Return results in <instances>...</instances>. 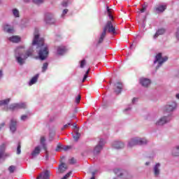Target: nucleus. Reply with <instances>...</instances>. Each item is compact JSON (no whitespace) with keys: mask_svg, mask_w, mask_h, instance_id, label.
<instances>
[{"mask_svg":"<svg viewBox=\"0 0 179 179\" xmlns=\"http://www.w3.org/2000/svg\"><path fill=\"white\" fill-rule=\"evenodd\" d=\"M40 35L36 34L34 35V38L32 42V45H38L37 48H39L38 57L41 61H44L46 59L47 57H48V47L44 45V38H41L38 40Z\"/></svg>","mask_w":179,"mask_h":179,"instance_id":"f257e3e1","label":"nucleus"},{"mask_svg":"<svg viewBox=\"0 0 179 179\" xmlns=\"http://www.w3.org/2000/svg\"><path fill=\"white\" fill-rule=\"evenodd\" d=\"M116 29L117 27L113 25V22L108 21L106 25L103 27V31L100 34L96 45H100V44H102L103 41H104V39L107 36V31L108 33H112V34H115Z\"/></svg>","mask_w":179,"mask_h":179,"instance_id":"f03ea898","label":"nucleus"},{"mask_svg":"<svg viewBox=\"0 0 179 179\" xmlns=\"http://www.w3.org/2000/svg\"><path fill=\"white\" fill-rule=\"evenodd\" d=\"M31 55H33V49L27 50L25 55L22 48H17L15 50L16 61L20 65H23L24 61H26L29 57H31Z\"/></svg>","mask_w":179,"mask_h":179,"instance_id":"7ed1b4c3","label":"nucleus"},{"mask_svg":"<svg viewBox=\"0 0 179 179\" xmlns=\"http://www.w3.org/2000/svg\"><path fill=\"white\" fill-rule=\"evenodd\" d=\"M146 143H148V140L145 138H134L129 142V146L132 148L133 146H136V145H146Z\"/></svg>","mask_w":179,"mask_h":179,"instance_id":"20e7f679","label":"nucleus"},{"mask_svg":"<svg viewBox=\"0 0 179 179\" xmlns=\"http://www.w3.org/2000/svg\"><path fill=\"white\" fill-rule=\"evenodd\" d=\"M156 59L154 62V64H156V62L159 63V66H162V65H163L164 62H166V61H167L169 59V57L165 56V57H162V53H158L156 57H155Z\"/></svg>","mask_w":179,"mask_h":179,"instance_id":"39448f33","label":"nucleus"},{"mask_svg":"<svg viewBox=\"0 0 179 179\" xmlns=\"http://www.w3.org/2000/svg\"><path fill=\"white\" fill-rule=\"evenodd\" d=\"M45 22L46 24H55V18L54 17V15L50 13H47L45 15Z\"/></svg>","mask_w":179,"mask_h":179,"instance_id":"423d86ee","label":"nucleus"},{"mask_svg":"<svg viewBox=\"0 0 179 179\" xmlns=\"http://www.w3.org/2000/svg\"><path fill=\"white\" fill-rule=\"evenodd\" d=\"M104 143H106L104 139L101 138L99 141V143L94 149V155H99V153L101 152V150H103V146H104Z\"/></svg>","mask_w":179,"mask_h":179,"instance_id":"0eeeda50","label":"nucleus"},{"mask_svg":"<svg viewBox=\"0 0 179 179\" xmlns=\"http://www.w3.org/2000/svg\"><path fill=\"white\" fill-rule=\"evenodd\" d=\"M175 108H177V103L172 102L165 106L164 111L165 113H171V111H174Z\"/></svg>","mask_w":179,"mask_h":179,"instance_id":"6e6552de","label":"nucleus"},{"mask_svg":"<svg viewBox=\"0 0 179 179\" xmlns=\"http://www.w3.org/2000/svg\"><path fill=\"white\" fill-rule=\"evenodd\" d=\"M51 177V171L46 170L44 172H42L36 179H50Z\"/></svg>","mask_w":179,"mask_h":179,"instance_id":"1a4fd4ad","label":"nucleus"},{"mask_svg":"<svg viewBox=\"0 0 179 179\" xmlns=\"http://www.w3.org/2000/svg\"><path fill=\"white\" fill-rule=\"evenodd\" d=\"M114 92L116 94H120L122 92V83L118 81L115 84Z\"/></svg>","mask_w":179,"mask_h":179,"instance_id":"9d476101","label":"nucleus"},{"mask_svg":"<svg viewBox=\"0 0 179 179\" xmlns=\"http://www.w3.org/2000/svg\"><path fill=\"white\" fill-rule=\"evenodd\" d=\"M169 117H163L161 119H159L157 122L156 125L160 126V125H164V124H167L170 121Z\"/></svg>","mask_w":179,"mask_h":179,"instance_id":"9b49d317","label":"nucleus"},{"mask_svg":"<svg viewBox=\"0 0 179 179\" xmlns=\"http://www.w3.org/2000/svg\"><path fill=\"white\" fill-rule=\"evenodd\" d=\"M17 125V121L16 120L12 119L10 123V131H12L13 132H15Z\"/></svg>","mask_w":179,"mask_h":179,"instance_id":"f8f14e48","label":"nucleus"},{"mask_svg":"<svg viewBox=\"0 0 179 179\" xmlns=\"http://www.w3.org/2000/svg\"><path fill=\"white\" fill-rule=\"evenodd\" d=\"M140 83L144 87H148V86L150 85V80L148 78H141L140 80Z\"/></svg>","mask_w":179,"mask_h":179,"instance_id":"ddd939ff","label":"nucleus"},{"mask_svg":"<svg viewBox=\"0 0 179 179\" xmlns=\"http://www.w3.org/2000/svg\"><path fill=\"white\" fill-rule=\"evenodd\" d=\"M41 151V149L40 148V146H37L34 148V150L31 153V156L33 157H36V156H38L40 155V152Z\"/></svg>","mask_w":179,"mask_h":179,"instance_id":"4468645a","label":"nucleus"},{"mask_svg":"<svg viewBox=\"0 0 179 179\" xmlns=\"http://www.w3.org/2000/svg\"><path fill=\"white\" fill-rule=\"evenodd\" d=\"M66 52V48L65 46L57 47V54L59 55H64Z\"/></svg>","mask_w":179,"mask_h":179,"instance_id":"2eb2a0df","label":"nucleus"},{"mask_svg":"<svg viewBox=\"0 0 179 179\" xmlns=\"http://www.w3.org/2000/svg\"><path fill=\"white\" fill-rule=\"evenodd\" d=\"M113 148H115V149H122L124 145V143H122L120 141H115L113 144Z\"/></svg>","mask_w":179,"mask_h":179,"instance_id":"dca6fc26","label":"nucleus"},{"mask_svg":"<svg viewBox=\"0 0 179 179\" xmlns=\"http://www.w3.org/2000/svg\"><path fill=\"white\" fill-rule=\"evenodd\" d=\"M164 33H166V29L161 28L156 31V33L153 37H154V38H157L159 37V36H162V35L164 34Z\"/></svg>","mask_w":179,"mask_h":179,"instance_id":"f3484780","label":"nucleus"},{"mask_svg":"<svg viewBox=\"0 0 179 179\" xmlns=\"http://www.w3.org/2000/svg\"><path fill=\"white\" fill-rule=\"evenodd\" d=\"M9 41L11 43H20V38L19 36H13L10 38H8Z\"/></svg>","mask_w":179,"mask_h":179,"instance_id":"a211bd4d","label":"nucleus"},{"mask_svg":"<svg viewBox=\"0 0 179 179\" xmlns=\"http://www.w3.org/2000/svg\"><path fill=\"white\" fill-rule=\"evenodd\" d=\"M37 80H38V74H36L31 79V80L29 83V86L34 85V83H36Z\"/></svg>","mask_w":179,"mask_h":179,"instance_id":"6ab92c4d","label":"nucleus"},{"mask_svg":"<svg viewBox=\"0 0 179 179\" xmlns=\"http://www.w3.org/2000/svg\"><path fill=\"white\" fill-rule=\"evenodd\" d=\"M160 167V164H156V165L154 167V174L155 176H159L160 174V169L159 168Z\"/></svg>","mask_w":179,"mask_h":179,"instance_id":"aec40b11","label":"nucleus"},{"mask_svg":"<svg viewBox=\"0 0 179 179\" xmlns=\"http://www.w3.org/2000/svg\"><path fill=\"white\" fill-rule=\"evenodd\" d=\"M165 9H167V6H159L155 8L156 12H159V13H163V11Z\"/></svg>","mask_w":179,"mask_h":179,"instance_id":"412c9836","label":"nucleus"},{"mask_svg":"<svg viewBox=\"0 0 179 179\" xmlns=\"http://www.w3.org/2000/svg\"><path fill=\"white\" fill-rule=\"evenodd\" d=\"M4 31L6 33H12L13 31V27H10L8 24H6L3 27Z\"/></svg>","mask_w":179,"mask_h":179,"instance_id":"4be33fe9","label":"nucleus"},{"mask_svg":"<svg viewBox=\"0 0 179 179\" xmlns=\"http://www.w3.org/2000/svg\"><path fill=\"white\" fill-rule=\"evenodd\" d=\"M68 169V166H66V164L64 163H62L61 165L59 166V170L60 173H64L66 169Z\"/></svg>","mask_w":179,"mask_h":179,"instance_id":"5701e85b","label":"nucleus"},{"mask_svg":"<svg viewBox=\"0 0 179 179\" xmlns=\"http://www.w3.org/2000/svg\"><path fill=\"white\" fill-rule=\"evenodd\" d=\"M9 101H10V99L1 100L0 101V106H6L7 104H9Z\"/></svg>","mask_w":179,"mask_h":179,"instance_id":"b1692460","label":"nucleus"},{"mask_svg":"<svg viewBox=\"0 0 179 179\" xmlns=\"http://www.w3.org/2000/svg\"><path fill=\"white\" fill-rule=\"evenodd\" d=\"M173 156H179V145L172 151Z\"/></svg>","mask_w":179,"mask_h":179,"instance_id":"393cba45","label":"nucleus"},{"mask_svg":"<svg viewBox=\"0 0 179 179\" xmlns=\"http://www.w3.org/2000/svg\"><path fill=\"white\" fill-rule=\"evenodd\" d=\"M3 150H5V143L0 146V159H2V156H3Z\"/></svg>","mask_w":179,"mask_h":179,"instance_id":"a878e982","label":"nucleus"},{"mask_svg":"<svg viewBox=\"0 0 179 179\" xmlns=\"http://www.w3.org/2000/svg\"><path fill=\"white\" fill-rule=\"evenodd\" d=\"M115 174H116V176H117V177H122V175L124 174V173H122V171H121L120 169H115L114 171Z\"/></svg>","mask_w":179,"mask_h":179,"instance_id":"bb28decb","label":"nucleus"},{"mask_svg":"<svg viewBox=\"0 0 179 179\" xmlns=\"http://www.w3.org/2000/svg\"><path fill=\"white\" fill-rule=\"evenodd\" d=\"M34 3H36V5H40V3H43L44 2V0H32ZM30 0H24V2H29Z\"/></svg>","mask_w":179,"mask_h":179,"instance_id":"cd10ccee","label":"nucleus"},{"mask_svg":"<svg viewBox=\"0 0 179 179\" xmlns=\"http://www.w3.org/2000/svg\"><path fill=\"white\" fill-rule=\"evenodd\" d=\"M106 9H107V13H108V15L109 17V19L113 20V15L111 14V8H110L108 6H107Z\"/></svg>","mask_w":179,"mask_h":179,"instance_id":"c85d7f7f","label":"nucleus"},{"mask_svg":"<svg viewBox=\"0 0 179 179\" xmlns=\"http://www.w3.org/2000/svg\"><path fill=\"white\" fill-rule=\"evenodd\" d=\"M13 16H15V17H19V10H17V8L13 9Z\"/></svg>","mask_w":179,"mask_h":179,"instance_id":"c756f323","label":"nucleus"},{"mask_svg":"<svg viewBox=\"0 0 179 179\" xmlns=\"http://www.w3.org/2000/svg\"><path fill=\"white\" fill-rule=\"evenodd\" d=\"M73 138L74 141L78 142V141H79V138H80V134H79V132H76V134L73 136Z\"/></svg>","mask_w":179,"mask_h":179,"instance_id":"7c9ffc66","label":"nucleus"},{"mask_svg":"<svg viewBox=\"0 0 179 179\" xmlns=\"http://www.w3.org/2000/svg\"><path fill=\"white\" fill-rule=\"evenodd\" d=\"M48 68V63L45 62L42 66V72H45Z\"/></svg>","mask_w":179,"mask_h":179,"instance_id":"2f4dec72","label":"nucleus"},{"mask_svg":"<svg viewBox=\"0 0 179 179\" xmlns=\"http://www.w3.org/2000/svg\"><path fill=\"white\" fill-rule=\"evenodd\" d=\"M17 110L20 108H26V103H17Z\"/></svg>","mask_w":179,"mask_h":179,"instance_id":"473e14b6","label":"nucleus"},{"mask_svg":"<svg viewBox=\"0 0 179 179\" xmlns=\"http://www.w3.org/2000/svg\"><path fill=\"white\" fill-rule=\"evenodd\" d=\"M9 108H10V110H12L13 111L14 110H17V103H13L11 105H10Z\"/></svg>","mask_w":179,"mask_h":179,"instance_id":"72a5a7b5","label":"nucleus"},{"mask_svg":"<svg viewBox=\"0 0 179 179\" xmlns=\"http://www.w3.org/2000/svg\"><path fill=\"white\" fill-rule=\"evenodd\" d=\"M22 145H20V143H18L17 147V155H20L22 153Z\"/></svg>","mask_w":179,"mask_h":179,"instance_id":"f704fd0d","label":"nucleus"},{"mask_svg":"<svg viewBox=\"0 0 179 179\" xmlns=\"http://www.w3.org/2000/svg\"><path fill=\"white\" fill-rule=\"evenodd\" d=\"M15 170H16V166H15L13 165L10 166L8 168V171L10 173H15Z\"/></svg>","mask_w":179,"mask_h":179,"instance_id":"c9c22d12","label":"nucleus"},{"mask_svg":"<svg viewBox=\"0 0 179 179\" xmlns=\"http://www.w3.org/2000/svg\"><path fill=\"white\" fill-rule=\"evenodd\" d=\"M61 149H62L64 150V146H62V145L61 143H58L57 147H56V152H59V150H61Z\"/></svg>","mask_w":179,"mask_h":179,"instance_id":"e433bc0d","label":"nucleus"},{"mask_svg":"<svg viewBox=\"0 0 179 179\" xmlns=\"http://www.w3.org/2000/svg\"><path fill=\"white\" fill-rule=\"evenodd\" d=\"M89 72H90V69H88V70L86 71L84 78L83 79V82H85V80H86V79H87V76L89 75Z\"/></svg>","mask_w":179,"mask_h":179,"instance_id":"4c0bfd02","label":"nucleus"},{"mask_svg":"<svg viewBox=\"0 0 179 179\" xmlns=\"http://www.w3.org/2000/svg\"><path fill=\"white\" fill-rule=\"evenodd\" d=\"M69 164H76V159L72 157L69 159Z\"/></svg>","mask_w":179,"mask_h":179,"instance_id":"58836bf2","label":"nucleus"},{"mask_svg":"<svg viewBox=\"0 0 179 179\" xmlns=\"http://www.w3.org/2000/svg\"><path fill=\"white\" fill-rule=\"evenodd\" d=\"M85 65H86V59H83L80 62V68H85Z\"/></svg>","mask_w":179,"mask_h":179,"instance_id":"ea45409f","label":"nucleus"},{"mask_svg":"<svg viewBox=\"0 0 179 179\" xmlns=\"http://www.w3.org/2000/svg\"><path fill=\"white\" fill-rule=\"evenodd\" d=\"M41 145H45V137H41Z\"/></svg>","mask_w":179,"mask_h":179,"instance_id":"a19ab883","label":"nucleus"},{"mask_svg":"<svg viewBox=\"0 0 179 179\" xmlns=\"http://www.w3.org/2000/svg\"><path fill=\"white\" fill-rule=\"evenodd\" d=\"M82 97L80 96V94H79L76 98V103H80V99H81Z\"/></svg>","mask_w":179,"mask_h":179,"instance_id":"79ce46f5","label":"nucleus"},{"mask_svg":"<svg viewBox=\"0 0 179 179\" xmlns=\"http://www.w3.org/2000/svg\"><path fill=\"white\" fill-rule=\"evenodd\" d=\"M146 6H143V8L140 10L141 13H143L146 11Z\"/></svg>","mask_w":179,"mask_h":179,"instance_id":"37998d69","label":"nucleus"},{"mask_svg":"<svg viewBox=\"0 0 179 179\" xmlns=\"http://www.w3.org/2000/svg\"><path fill=\"white\" fill-rule=\"evenodd\" d=\"M26 120H27V115H24L21 116V120L22 121H26Z\"/></svg>","mask_w":179,"mask_h":179,"instance_id":"c03bdc74","label":"nucleus"},{"mask_svg":"<svg viewBox=\"0 0 179 179\" xmlns=\"http://www.w3.org/2000/svg\"><path fill=\"white\" fill-rule=\"evenodd\" d=\"M69 149H71V146L69 145H66V146H63V150H69Z\"/></svg>","mask_w":179,"mask_h":179,"instance_id":"a18cd8bd","label":"nucleus"},{"mask_svg":"<svg viewBox=\"0 0 179 179\" xmlns=\"http://www.w3.org/2000/svg\"><path fill=\"white\" fill-rule=\"evenodd\" d=\"M62 5L64 6V8H66V6H68V1H63Z\"/></svg>","mask_w":179,"mask_h":179,"instance_id":"49530a36","label":"nucleus"},{"mask_svg":"<svg viewBox=\"0 0 179 179\" xmlns=\"http://www.w3.org/2000/svg\"><path fill=\"white\" fill-rule=\"evenodd\" d=\"M41 145H42L43 149H44L45 152H47V145L46 144H41Z\"/></svg>","mask_w":179,"mask_h":179,"instance_id":"de8ad7c7","label":"nucleus"},{"mask_svg":"<svg viewBox=\"0 0 179 179\" xmlns=\"http://www.w3.org/2000/svg\"><path fill=\"white\" fill-rule=\"evenodd\" d=\"M68 11H69V10L68 9H64V10H63V13H62V15H66L67 13H68Z\"/></svg>","mask_w":179,"mask_h":179,"instance_id":"09e8293b","label":"nucleus"},{"mask_svg":"<svg viewBox=\"0 0 179 179\" xmlns=\"http://www.w3.org/2000/svg\"><path fill=\"white\" fill-rule=\"evenodd\" d=\"M3 127H5V122H3L0 124V129H2V128H3Z\"/></svg>","mask_w":179,"mask_h":179,"instance_id":"8fccbe9b","label":"nucleus"},{"mask_svg":"<svg viewBox=\"0 0 179 179\" xmlns=\"http://www.w3.org/2000/svg\"><path fill=\"white\" fill-rule=\"evenodd\" d=\"M69 125H71V123H69V124H65V125L64 126V128L66 129V128H68V127H69Z\"/></svg>","mask_w":179,"mask_h":179,"instance_id":"3c124183","label":"nucleus"},{"mask_svg":"<svg viewBox=\"0 0 179 179\" xmlns=\"http://www.w3.org/2000/svg\"><path fill=\"white\" fill-rule=\"evenodd\" d=\"M2 75H3L2 70H0V79L2 78Z\"/></svg>","mask_w":179,"mask_h":179,"instance_id":"603ef678","label":"nucleus"},{"mask_svg":"<svg viewBox=\"0 0 179 179\" xmlns=\"http://www.w3.org/2000/svg\"><path fill=\"white\" fill-rule=\"evenodd\" d=\"M73 127V128H75L76 129H78V127L76 126V124H74Z\"/></svg>","mask_w":179,"mask_h":179,"instance_id":"864d4df0","label":"nucleus"},{"mask_svg":"<svg viewBox=\"0 0 179 179\" xmlns=\"http://www.w3.org/2000/svg\"><path fill=\"white\" fill-rule=\"evenodd\" d=\"M92 177H95L94 176H96V172H92Z\"/></svg>","mask_w":179,"mask_h":179,"instance_id":"5fc2aeb1","label":"nucleus"},{"mask_svg":"<svg viewBox=\"0 0 179 179\" xmlns=\"http://www.w3.org/2000/svg\"><path fill=\"white\" fill-rule=\"evenodd\" d=\"M136 101V98H134L132 100V103H135Z\"/></svg>","mask_w":179,"mask_h":179,"instance_id":"6e6d98bb","label":"nucleus"},{"mask_svg":"<svg viewBox=\"0 0 179 179\" xmlns=\"http://www.w3.org/2000/svg\"><path fill=\"white\" fill-rule=\"evenodd\" d=\"M5 156H6L7 157H9L10 156V155L7 153L5 155Z\"/></svg>","mask_w":179,"mask_h":179,"instance_id":"4d7b16f0","label":"nucleus"},{"mask_svg":"<svg viewBox=\"0 0 179 179\" xmlns=\"http://www.w3.org/2000/svg\"><path fill=\"white\" fill-rule=\"evenodd\" d=\"M90 179H96L94 176H92Z\"/></svg>","mask_w":179,"mask_h":179,"instance_id":"13d9d810","label":"nucleus"},{"mask_svg":"<svg viewBox=\"0 0 179 179\" xmlns=\"http://www.w3.org/2000/svg\"><path fill=\"white\" fill-rule=\"evenodd\" d=\"M146 166H149V162L145 163Z\"/></svg>","mask_w":179,"mask_h":179,"instance_id":"bf43d9fd","label":"nucleus"},{"mask_svg":"<svg viewBox=\"0 0 179 179\" xmlns=\"http://www.w3.org/2000/svg\"><path fill=\"white\" fill-rule=\"evenodd\" d=\"M64 129H65V128H64V126H63V127L62 128V131H64Z\"/></svg>","mask_w":179,"mask_h":179,"instance_id":"052dcab7","label":"nucleus"},{"mask_svg":"<svg viewBox=\"0 0 179 179\" xmlns=\"http://www.w3.org/2000/svg\"><path fill=\"white\" fill-rule=\"evenodd\" d=\"M0 3H1V1H0Z\"/></svg>","mask_w":179,"mask_h":179,"instance_id":"680f3d73","label":"nucleus"}]
</instances>
